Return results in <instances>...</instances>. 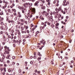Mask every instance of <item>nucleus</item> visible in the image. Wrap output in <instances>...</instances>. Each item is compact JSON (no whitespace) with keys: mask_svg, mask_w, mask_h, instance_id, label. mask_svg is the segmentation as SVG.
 I'll list each match as a JSON object with an SVG mask.
<instances>
[{"mask_svg":"<svg viewBox=\"0 0 75 75\" xmlns=\"http://www.w3.org/2000/svg\"><path fill=\"white\" fill-rule=\"evenodd\" d=\"M64 11H62V10L61 9V7H59V8H56L55 10V11H57V13H59V11H61V13H63L64 14H65L66 12L67 13V14L69 13V10H68V9L67 10V9L66 8H64Z\"/></svg>","mask_w":75,"mask_h":75,"instance_id":"1","label":"nucleus"},{"mask_svg":"<svg viewBox=\"0 0 75 75\" xmlns=\"http://www.w3.org/2000/svg\"><path fill=\"white\" fill-rule=\"evenodd\" d=\"M30 14V12L28 13L27 16L30 18L33 17V15H34L36 13V9L35 8H32L31 9Z\"/></svg>","mask_w":75,"mask_h":75,"instance_id":"2","label":"nucleus"},{"mask_svg":"<svg viewBox=\"0 0 75 75\" xmlns=\"http://www.w3.org/2000/svg\"><path fill=\"white\" fill-rule=\"evenodd\" d=\"M4 48L5 50L4 54H9V51H10V49H9V47H7V46H4Z\"/></svg>","mask_w":75,"mask_h":75,"instance_id":"3","label":"nucleus"},{"mask_svg":"<svg viewBox=\"0 0 75 75\" xmlns=\"http://www.w3.org/2000/svg\"><path fill=\"white\" fill-rule=\"evenodd\" d=\"M24 7H25V8H27L29 6H33V3H26L23 4Z\"/></svg>","mask_w":75,"mask_h":75,"instance_id":"4","label":"nucleus"},{"mask_svg":"<svg viewBox=\"0 0 75 75\" xmlns=\"http://www.w3.org/2000/svg\"><path fill=\"white\" fill-rule=\"evenodd\" d=\"M6 21H8V23H12L13 24H14L15 23V22L13 20H9V18H8V16H6Z\"/></svg>","mask_w":75,"mask_h":75,"instance_id":"5","label":"nucleus"},{"mask_svg":"<svg viewBox=\"0 0 75 75\" xmlns=\"http://www.w3.org/2000/svg\"><path fill=\"white\" fill-rule=\"evenodd\" d=\"M43 14H45L44 15L45 16H46V17L48 18H49L50 17V16L49 15L50 14V12H46L45 11H44L43 12Z\"/></svg>","mask_w":75,"mask_h":75,"instance_id":"6","label":"nucleus"},{"mask_svg":"<svg viewBox=\"0 0 75 75\" xmlns=\"http://www.w3.org/2000/svg\"><path fill=\"white\" fill-rule=\"evenodd\" d=\"M46 1L47 2V4L46 5V6L47 7L49 8V7H50V5L51 4V1L50 0H46Z\"/></svg>","mask_w":75,"mask_h":75,"instance_id":"7","label":"nucleus"},{"mask_svg":"<svg viewBox=\"0 0 75 75\" xmlns=\"http://www.w3.org/2000/svg\"><path fill=\"white\" fill-rule=\"evenodd\" d=\"M18 16H17V17H18L19 18H21V17H22V15H21V13L20 12H18Z\"/></svg>","mask_w":75,"mask_h":75,"instance_id":"8","label":"nucleus"},{"mask_svg":"<svg viewBox=\"0 0 75 75\" xmlns=\"http://www.w3.org/2000/svg\"><path fill=\"white\" fill-rule=\"evenodd\" d=\"M33 27L34 28L32 29V31H33L32 33H33V34L34 33V30H35V28L37 27V25H35V26H34Z\"/></svg>","mask_w":75,"mask_h":75,"instance_id":"9","label":"nucleus"},{"mask_svg":"<svg viewBox=\"0 0 75 75\" xmlns=\"http://www.w3.org/2000/svg\"><path fill=\"white\" fill-rule=\"evenodd\" d=\"M47 23V21L45 22L44 23L43 22L42 23L41 25H44L43 26H44V27H46V26H47V25L46 24Z\"/></svg>","mask_w":75,"mask_h":75,"instance_id":"10","label":"nucleus"},{"mask_svg":"<svg viewBox=\"0 0 75 75\" xmlns=\"http://www.w3.org/2000/svg\"><path fill=\"white\" fill-rule=\"evenodd\" d=\"M27 11V10L25 8H24V9H23L22 11V13H23L24 14H25V13Z\"/></svg>","mask_w":75,"mask_h":75,"instance_id":"11","label":"nucleus"},{"mask_svg":"<svg viewBox=\"0 0 75 75\" xmlns=\"http://www.w3.org/2000/svg\"><path fill=\"white\" fill-rule=\"evenodd\" d=\"M44 28H45V26H43V27L42 26H40V33H41L42 30H44Z\"/></svg>","mask_w":75,"mask_h":75,"instance_id":"12","label":"nucleus"},{"mask_svg":"<svg viewBox=\"0 0 75 75\" xmlns=\"http://www.w3.org/2000/svg\"><path fill=\"white\" fill-rule=\"evenodd\" d=\"M30 18V16H25V18L26 20H28V21H30V18Z\"/></svg>","mask_w":75,"mask_h":75,"instance_id":"13","label":"nucleus"},{"mask_svg":"<svg viewBox=\"0 0 75 75\" xmlns=\"http://www.w3.org/2000/svg\"><path fill=\"white\" fill-rule=\"evenodd\" d=\"M68 4H69V2H67L66 3L62 4V6H67Z\"/></svg>","mask_w":75,"mask_h":75,"instance_id":"14","label":"nucleus"},{"mask_svg":"<svg viewBox=\"0 0 75 75\" xmlns=\"http://www.w3.org/2000/svg\"><path fill=\"white\" fill-rule=\"evenodd\" d=\"M6 7H7V4H5L4 6H1V8L2 9H5V8H6Z\"/></svg>","mask_w":75,"mask_h":75,"instance_id":"15","label":"nucleus"},{"mask_svg":"<svg viewBox=\"0 0 75 75\" xmlns=\"http://www.w3.org/2000/svg\"><path fill=\"white\" fill-rule=\"evenodd\" d=\"M39 3V2L37 1L35 2V3L34 4V6H38V4Z\"/></svg>","mask_w":75,"mask_h":75,"instance_id":"16","label":"nucleus"},{"mask_svg":"<svg viewBox=\"0 0 75 75\" xmlns=\"http://www.w3.org/2000/svg\"><path fill=\"white\" fill-rule=\"evenodd\" d=\"M14 35V34L13 33H11V39L12 40H13V38H14V37L13 36Z\"/></svg>","mask_w":75,"mask_h":75,"instance_id":"17","label":"nucleus"},{"mask_svg":"<svg viewBox=\"0 0 75 75\" xmlns=\"http://www.w3.org/2000/svg\"><path fill=\"white\" fill-rule=\"evenodd\" d=\"M13 69L11 68H9L8 69V71L9 72H13Z\"/></svg>","mask_w":75,"mask_h":75,"instance_id":"18","label":"nucleus"},{"mask_svg":"<svg viewBox=\"0 0 75 75\" xmlns=\"http://www.w3.org/2000/svg\"><path fill=\"white\" fill-rule=\"evenodd\" d=\"M39 18H40V19H41V20H44V18H43L42 16L41 15L39 17Z\"/></svg>","mask_w":75,"mask_h":75,"instance_id":"19","label":"nucleus"},{"mask_svg":"<svg viewBox=\"0 0 75 75\" xmlns=\"http://www.w3.org/2000/svg\"><path fill=\"white\" fill-rule=\"evenodd\" d=\"M17 40H16L15 39L13 40V41L14 44H16V43H17Z\"/></svg>","mask_w":75,"mask_h":75,"instance_id":"20","label":"nucleus"},{"mask_svg":"<svg viewBox=\"0 0 75 75\" xmlns=\"http://www.w3.org/2000/svg\"><path fill=\"white\" fill-rule=\"evenodd\" d=\"M10 54H8L7 56L6 57V59H10Z\"/></svg>","mask_w":75,"mask_h":75,"instance_id":"21","label":"nucleus"},{"mask_svg":"<svg viewBox=\"0 0 75 75\" xmlns=\"http://www.w3.org/2000/svg\"><path fill=\"white\" fill-rule=\"evenodd\" d=\"M24 27L26 30H27V29L28 28V26H26V25H24Z\"/></svg>","mask_w":75,"mask_h":75,"instance_id":"22","label":"nucleus"},{"mask_svg":"<svg viewBox=\"0 0 75 75\" xmlns=\"http://www.w3.org/2000/svg\"><path fill=\"white\" fill-rule=\"evenodd\" d=\"M15 6V4L14 3H13L12 4V5L10 6V8H12L13 7H14V6Z\"/></svg>","mask_w":75,"mask_h":75,"instance_id":"23","label":"nucleus"},{"mask_svg":"<svg viewBox=\"0 0 75 75\" xmlns=\"http://www.w3.org/2000/svg\"><path fill=\"white\" fill-rule=\"evenodd\" d=\"M21 42V40H20L19 41L18 40H17V42L16 43H18V45H20V43Z\"/></svg>","mask_w":75,"mask_h":75,"instance_id":"24","label":"nucleus"},{"mask_svg":"<svg viewBox=\"0 0 75 75\" xmlns=\"http://www.w3.org/2000/svg\"><path fill=\"white\" fill-rule=\"evenodd\" d=\"M5 56H4L2 57V61H1V62H3V61L4 60V59H5Z\"/></svg>","mask_w":75,"mask_h":75,"instance_id":"25","label":"nucleus"},{"mask_svg":"<svg viewBox=\"0 0 75 75\" xmlns=\"http://www.w3.org/2000/svg\"><path fill=\"white\" fill-rule=\"evenodd\" d=\"M4 40L5 42H8V39L7 38H5Z\"/></svg>","mask_w":75,"mask_h":75,"instance_id":"26","label":"nucleus"},{"mask_svg":"<svg viewBox=\"0 0 75 75\" xmlns=\"http://www.w3.org/2000/svg\"><path fill=\"white\" fill-rule=\"evenodd\" d=\"M0 29L1 30H4V27L2 26L0 27Z\"/></svg>","mask_w":75,"mask_h":75,"instance_id":"27","label":"nucleus"},{"mask_svg":"<svg viewBox=\"0 0 75 75\" xmlns=\"http://www.w3.org/2000/svg\"><path fill=\"white\" fill-rule=\"evenodd\" d=\"M41 8L43 10H45V6H42L41 7Z\"/></svg>","mask_w":75,"mask_h":75,"instance_id":"28","label":"nucleus"},{"mask_svg":"<svg viewBox=\"0 0 75 75\" xmlns=\"http://www.w3.org/2000/svg\"><path fill=\"white\" fill-rule=\"evenodd\" d=\"M34 62V60L31 61L30 62V64H31L32 65H33V63Z\"/></svg>","mask_w":75,"mask_h":75,"instance_id":"29","label":"nucleus"},{"mask_svg":"<svg viewBox=\"0 0 75 75\" xmlns=\"http://www.w3.org/2000/svg\"><path fill=\"white\" fill-rule=\"evenodd\" d=\"M25 21L23 19H21V23H24Z\"/></svg>","mask_w":75,"mask_h":75,"instance_id":"30","label":"nucleus"},{"mask_svg":"<svg viewBox=\"0 0 75 75\" xmlns=\"http://www.w3.org/2000/svg\"><path fill=\"white\" fill-rule=\"evenodd\" d=\"M38 55L40 56V57H41V56H42V55L41 54H40V52H38Z\"/></svg>","mask_w":75,"mask_h":75,"instance_id":"31","label":"nucleus"},{"mask_svg":"<svg viewBox=\"0 0 75 75\" xmlns=\"http://www.w3.org/2000/svg\"><path fill=\"white\" fill-rule=\"evenodd\" d=\"M2 36L3 39H5V38H6V36H5V35H3Z\"/></svg>","mask_w":75,"mask_h":75,"instance_id":"32","label":"nucleus"},{"mask_svg":"<svg viewBox=\"0 0 75 75\" xmlns=\"http://www.w3.org/2000/svg\"><path fill=\"white\" fill-rule=\"evenodd\" d=\"M56 12H55V11H54L52 12L53 13V14L54 15H55V14H56V13H58L57 12V11H56Z\"/></svg>","mask_w":75,"mask_h":75,"instance_id":"33","label":"nucleus"},{"mask_svg":"<svg viewBox=\"0 0 75 75\" xmlns=\"http://www.w3.org/2000/svg\"><path fill=\"white\" fill-rule=\"evenodd\" d=\"M24 23H21L20 24V26H21H21H22V25H24Z\"/></svg>","mask_w":75,"mask_h":75,"instance_id":"34","label":"nucleus"},{"mask_svg":"<svg viewBox=\"0 0 75 75\" xmlns=\"http://www.w3.org/2000/svg\"><path fill=\"white\" fill-rule=\"evenodd\" d=\"M3 14V12L2 11L1 12H0V15H1V16H2Z\"/></svg>","mask_w":75,"mask_h":75,"instance_id":"35","label":"nucleus"},{"mask_svg":"<svg viewBox=\"0 0 75 75\" xmlns=\"http://www.w3.org/2000/svg\"><path fill=\"white\" fill-rule=\"evenodd\" d=\"M58 26H55V28L56 29H57L58 30H59V27H58Z\"/></svg>","mask_w":75,"mask_h":75,"instance_id":"36","label":"nucleus"},{"mask_svg":"<svg viewBox=\"0 0 75 75\" xmlns=\"http://www.w3.org/2000/svg\"><path fill=\"white\" fill-rule=\"evenodd\" d=\"M18 35H20L21 34V33H20V31L19 30L18 32Z\"/></svg>","mask_w":75,"mask_h":75,"instance_id":"37","label":"nucleus"},{"mask_svg":"<svg viewBox=\"0 0 75 75\" xmlns=\"http://www.w3.org/2000/svg\"><path fill=\"white\" fill-rule=\"evenodd\" d=\"M36 0H30V1H32V2H33V3H34V2H35Z\"/></svg>","mask_w":75,"mask_h":75,"instance_id":"38","label":"nucleus"},{"mask_svg":"<svg viewBox=\"0 0 75 75\" xmlns=\"http://www.w3.org/2000/svg\"><path fill=\"white\" fill-rule=\"evenodd\" d=\"M8 0L9 1V3L10 4H11V3H12V1L13 0Z\"/></svg>","mask_w":75,"mask_h":75,"instance_id":"39","label":"nucleus"},{"mask_svg":"<svg viewBox=\"0 0 75 75\" xmlns=\"http://www.w3.org/2000/svg\"><path fill=\"white\" fill-rule=\"evenodd\" d=\"M8 28L7 26H5L4 28V30H7Z\"/></svg>","mask_w":75,"mask_h":75,"instance_id":"40","label":"nucleus"},{"mask_svg":"<svg viewBox=\"0 0 75 75\" xmlns=\"http://www.w3.org/2000/svg\"><path fill=\"white\" fill-rule=\"evenodd\" d=\"M6 69L5 68H4V72H6Z\"/></svg>","mask_w":75,"mask_h":75,"instance_id":"41","label":"nucleus"},{"mask_svg":"<svg viewBox=\"0 0 75 75\" xmlns=\"http://www.w3.org/2000/svg\"><path fill=\"white\" fill-rule=\"evenodd\" d=\"M12 10L13 11H14V13H16V10L15 9H13Z\"/></svg>","mask_w":75,"mask_h":75,"instance_id":"42","label":"nucleus"},{"mask_svg":"<svg viewBox=\"0 0 75 75\" xmlns=\"http://www.w3.org/2000/svg\"><path fill=\"white\" fill-rule=\"evenodd\" d=\"M21 27L22 30H24V28L22 26H21Z\"/></svg>","mask_w":75,"mask_h":75,"instance_id":"43","label":"nucleus"},{"mask_svg":"<svg viewBox=\"0 0 75 75\" xmlns=\"http://www.w3.org/2000/svg\"><path fill=\"white\" fill-rule=\"evenodd\" d=\"M2 44L3 45H5L6 44V42H2Z\"/></svg>","mask_w":75,"mask_h":75,"instance_id":"44","label":"nucleus"},{"mask_svg":"<svg viewBox=\"0 0 75 75\" xmlns=\"http://www.w3.org/2000/svg\"><path fill=\"white\" fill-rule=\"evenodd\" d=\"M59 25V23H57L56 24V26L58 27Z\"/></svg>","mask_w":75,"mask_h":75,"instance_id":"45","label":"nucleus"},{"mask_svg":"<svg viewBox=\"0 0 75 75\" xmlns=\"http://www.w3.org/2000/svg\"><path fill=\"white\" fill-rule=\"evenodd\" d=\"M13 38L14 40H16V39H17V37L16 36H14V37H13Z\"/></svg>","mask_w":75,"mask_h":75,"instance_id":"46","label":"nucleus"},{"mask_svg":"<svg viewBox=\"0 0 75 75\" xmlns=\"http://www.w3.org/2000/svg\"><path fill=\"white\" fill-rule=\"evenodd\" d=\"M66 64V63H65V62H63V64H62L61 67H62L63 65H65Z\"/></svg>","mask_w":75,"mask_h":75,"instance_id":"47","label":"nucleus"},{"mask_svg":"<svg viewBox=\"0 0 75 75\" xmlns=\"http://www.w3.org/2000/svg\"><path fill=\"white\" fill-rule=\"evenodd\" d=\"M3 33H4V32L1 31L0 32V33L1 34H3Z\"/></svg>","mask_w":75,"mask_h":75,"instance_id":"48","label":"nucleus"},{"mask_svg":"<svg viewBox=\"0 0 75 75\" xmlns=\"http://www.w3.org/2000/svg\"><path fill=\"white\" fill-rule=\"evenodd\" d=\"M47 24L49 25H51V23H50L49 22H48V21H47Z\"/></svg>","mask_w":75,"mask_h":75,"instance_id":"49","label":"nucleus"},{"mask_svg":"<svg viewBox=\"0 0 75 75\" xmlns=\"http://www.w3.org/2000/svg\"><path fill=\"white\" fill-rule=\"evenodd\" d=\"M14 20L15 21H16V20H17V17H15L14 18Z\"/></svg>","mask_w":75,"mask_h":75,"instance_id":"50","label":"nucleus"},{"mask_svg":"<svg viewBox=\"0 0 75 75\" xmlns=\"http://www.w3.org/2000/svg\"><path fill=\"white\" fill-rule=\"evenodd\" d=\"M51 26L52 28H54V25L53 24H52L51 25Z\"/></svg>","mask_w":75,"mask_h":75,"instance_id":"51","label":"nucleus"},{"mask_svg":"<svg viewBox=\"0 0 75 75\" xmlns=\"http://www.w3.org/2000/svg\"><path fill=\"white\" fill-rule=\"evenodd\" d=\"M57 17L58 16H57L56 15H54V18H57Z\"/></svg>","mask_w":75,"mask_h":75,"instance_id":"52","label":"nucleus"},{"mask_svg":"<svg viewBox=\"0 0 75 75\" xmlns=\"http://www.w3.org/2000/svg\"><path fill=\"white\" fill-rule=\"evenodd\" d=\"M28 36L29 38H31V35H30V34H28Z\"/></svg>","mask_w":75,"mask_h":75,"instance_id":"53","label":"nucleus"},{"mask_svg":"<svg viewBox=\"0 0 75 75\" xmlns=\"http://www.w3.org/2000/svg\"><path fill=\"white\" fill-rule=\"evenodd\" d=\"M56 6L57 7H58V6H59V4H58V3H57L56 4Z\"/></svg>","mask_w":75,"mask_h":75,"instance_id":"54","label":"nucleus"},{"mask_svg":"<svg viewBox=\"0 0 75 75\" xmlns=\"http://www.w3.org/2000/svg\"><path fill=\"white\" fill-rule=\"evenodd\" d=\"M12 58L13 59H16V57L14 56H13L12 57Z\"/></svg>","mask_w":75,"mask_h":75,"instance_id":"55","label":"nucleus"},{"mask_svg":"<svg viewBox=\"0 0 75 75\" xmlns=\"http://www.w3.org/2000/svg\"><path fill=\"white\" fill-rule=\"evenodd\" d=\"M14 32V30H12L11 31V33H12L13 34V33Z\"/></svg>","mask_w":75,"mask_h":75,"instance_id":"56","label":"nucleus"},{"mask_svg":"<svg viewBox=\"0 0 75 75\" xmlns=\"http://www.w3.org/2000/svg\"><path fill=\"white\" fill-rule=\"evenodd\" d=\"M8 38H11V36L10 35H8Z\"/></svg>","mask_w":75,"mask_h":75,"instance_id":"57","label":"nucleus"},{"mask_svg":"<svg viewBox=\"0 0 75 75\" xmlns=\"http://www.w3.org/2000/svg\"><path fill=\"white\" fill-rule=\"evenodd\" d=\"M10 60H7V62L8 63V64H9L10 63Z\"/></svg>","mask_w":75,"mask_h":75,"instance_id":"58","label":"nucleus"},{"mask_svg":"<svg viewBox=\"0 0 75 75\" xmlns=\"http://www.w3.org/2000/svg\"><path fill=\"white\" fill-rule=\"evenodd\" d=\"M46 2V1H42V3L43 4H44Z\"/></svg>","mask_w":75,"mask_h":75,"instance_id":"59","label":"nucleus"},{"mask_svg":"<svg viewBox=\"0 0 75 75\" xmlns=\"http://www.w3.org/2000/svg\"><path fill=\"white\" fill-rule=\"evenodd\" d=\"M70 67H71V68H73V66H72V64H70Z\"/></svg>","mask_w":75,"mask_h":75,"instance_id":"60","label":"nucleus"},{"mask_svg":"<svg viewBox=\"0 0 75 75\" xmlns=\"http://www.w3.org/2000/svg\"><path fill=\"white\" fill-rule=\"evenodd\" d=\"M1 25H4V23H3V22H1Z\"/></svg>","mask_w":75,"mask_h":75,"instance_id":"61","label":"nucleus"},{"mask_svg":"<svg viewBox=\"0 0 75 75\" xmlns=\"http://www.w3.org/2000/svg\"><path fill=\"white\" fill-rule=\"evenodd\" d=\"M2 3H6V1L5 0H3L2 1Z\"/></svg>","mask_w":75,"mask_h":75,"instance_id":"62","label":"nucleus"},{"mask_svg":"<svg viewBox=\"0 0 75 75\" xmlns=\"http://www.w3.org/2000/svg\"><path fill=\"white\" fill-rule=\"evenodd\" d=\"M34 59H36L37 58V56H34L33 57Z\"/></svg>","mask_w":75,"mask_h":75,"instance_id":"63","label":"nucleus"},{"mask_svg":"<svg viewBox=\"0 0 75 75\" xmlns=\"http://www.w3.org/2000/svg\"><path fill=\"white\" fill-rule=\"evenodd\" d=\"M67 2H66V1L65 0H64L63 1V4H64V3H66Z\"/></svg>","mask_w":75,"mask_h":75,"instance_id":"64","label":"nucleus"}]
</instances>
